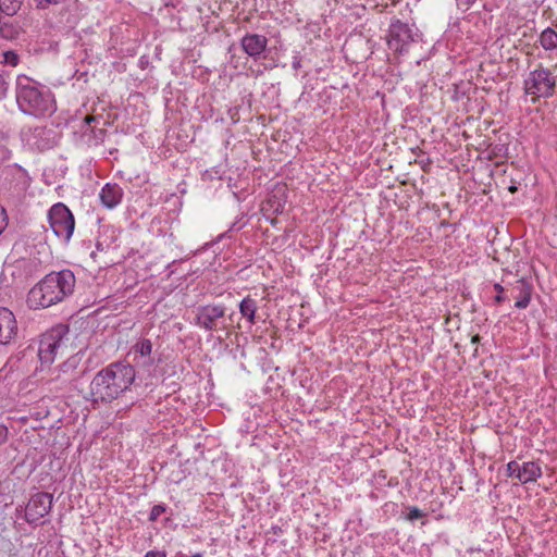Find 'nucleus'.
<instances>
[{
    "label": "nucleus",
    "mask_w": 557,
    "mask_h": 557,
    "mask_svg": "<svg viewBox=\"0 0 557 557\" xmlns=\"http://www.w3.org/2000/svg\"><path fill=\"white\" fill-rule=\"evenodd\" d=\"M134 366L113 362L100 370L90 383V393L95 401L111 403L125 393L135 381Z\"/></svg>",
    "instance_id": "obj_1"
},
{
    "label": "nucleus",
    "mask_w": 557,
    "mask_h": 557,
    "mask_svg": "<svg viewBox=\"0 0 557 557\" xmlns=\"http://www.w3.org/2000/svg\"><path fill=\"white\" fill-rule=\"evenodd\" d=\"M75 283L71 270L51 272L28 292L27 305L30 309L48 308L72 295Z\"/></svg>",
    "instance_id": "obj_2"
},
{
    "label": "nucleus",
    "mask_w": 557,
    "mask_h": 557,
    "mask_svg": "<svg viewBox=\"0 0 557 557\" xmlns=\"http://www.w3.org/2000/svg\"><path fill=\"white\" fill-rule=\"evenodd\" d=\"M16 100L21 110L28 114L39 115L51 110L49 97L44 95L35 82L25 75L17 76Z\"/></svg>",
    "instance_id": "obj_3"
},
{
    "label": "nucleus",
    "mask_w": 557,
    "mask_h": 557,
    "mask_svg": "<svg viewBox=\"0 0 557 557\" xmlns=\"http://www.w3.org/2000/svg\"><path fill=\"white\" fill-rule=\"evenodd\" d=\"M556 82L553 72L540 63L525 76L523 90L531 97V102L535 103L540 98H550L555 94Z\"/></svg>",
    "instance_id": "obj_4"
},
{
    "label": "nucleus",
    "mask_w": 557,
    "mask_h": 557,
    "mask_svg": "<svg viewBox=\"0 0 557 557\" xmlns=\"http://www.w3.org/2000/svg\"><path fill=\"white\" fill-rule=\"evenodd\" d=\"M66 329L64 326L54 327L40 336L38 357L41 364H50L54 361L57 355L62 354L66 347L64 335Z\"/></svg>",
    "instance_id": "obj_5"
},
{
    "label": "nucleus",
    "mask_w": 557,
    "mask_h": 557,
    "mask_svg": "<svg viewBox=\"0 0 557 557\" xmlns=\"http://www.w3.org/2000/svg\"><path fill=\"white\" fill-rule=\"evenodd\" d=\"M48 220L50 227L59 238L65 242L71 238L75 227V220L64 203L58 202L53 205L48 212Z\"/></svg>",
    "instance_id": "obj_6"
},
{
    "label": "nucleus",
    "mask_w": 557,
    "mask_h": 557,
    "mask_svg": "<svg viewBox=\"0 0 557 557\" xmlns=\"http://www.w3.org/2000/svg\"><path fill=\"white\" fill-rule=\"evenodd\" d=\"M226 308L223 305L200 306L196 310L195 324L206 331L224 329L220 326L221 320L225 317Z\"/></svg>",
    "instance_id": "obj_7"
},
{
    "label": "nucleus",
    "mask_w": 557,
    "mask_h": 557,
    "mask_svg": "<svg viewBox=\"0 0 557 557\" xmlns=\"http://www.w3.org/2000/svg\"><path fill=\"white\" fill-rule=\"evenodd\" d=\"M52 507V495L41 492L28 500L25 508V519L28 523H38L49 513Z\"/></svg>",
    "instance_id": "obj_8"
},
{
    "label": "nucleus",
    "mask_w": 557,
    "mask_h": 557,
    "mask_svg": "<svg viewBox=\"0 0 557 557\" xmlns=\"http://www.w3.org/2000/svg\"><path fill=\"white\" fill-rule=\"evenodd\" d=\"M411 41L412 33L407 24L401 22L391 24L387 36V46L391 50L401 54L407 50Z\"/></svg>",
    "instance_id": "obj_9"
},
{
    "label": "nucleus",
    "mask_w": 557,
    "mask_h": 557,
    "mask_svg": "<svg viewBox=\"0 0 557 557\" xmlns=\"http://www.w3.org/2000/svg\"><path fill=\"white\" fill-rule=\"evenodd\" d=\"M82 357L73 355L69 357L58 369L52 372L51 382H60L62 386L73 383L79 375Z\"/></svg>",
    "instance_id": "obj_10"
},
{
    "label": "nucleus",
    "mask_w": 557,
    "mask_h": 557,
    "mask_svg": "<svg viewBox=\"0 0 557 557\" xmlns=\"http://www.w3.org/2000/svg\"><path fill=\"white\" fill-rule=\"evenodd\" d=\"M17 334L15 315L8 308L0 307V345H8Z\"/></svg>",
    "instance_id": "obj_11"
},
{
    "label": "nucleus",
    "mask_w": 557,
    "mask_h": 557,
    "mask_svg": "<svg viewBox=\"0 0 557 557\" xmlns=\"http://www.w3.org/2000/svg\"><path fill=\"white\" fill-rule=\"evenodd\" d=\"M243 50L253 60H259L268 46V38L259 34H246L242 40Z\"/></svg>",
    "instance_id": "obj_12"
},
{
    "label": "nucleus",
    "mask_w": 557,
    "mask_h": 557,
    "mask_svg": "<svg viewBox=\"0 0 557 557\" xmlns=\"http://www.w3.org/2000/svg\"><path fill=\"white\" fill-rule=\"evenodd\" d=\"M99 197L106 208L113 209L122 201L123 189L115 183H107Z\"/></svg>",
    "instance_id": "obj_13"
},
{
    "label": "nucleus",
    "mask_w": 557,
    "mask_h": 557,
    "mask_svg": "<svg viewBox=\"0 0 557 557\" xmlns=\"http://www.w3.org/2000/svg\"><path fill=\"white\" fill-rule=\"evenodd\" d=\"M152 352V343L148 338H140L133 347L131 348L128 356L133 357L132 361L138 364H146L147 359L150 358Z\"/></svg>",
    "instance_id": "obj_14"
},
{
    "label": "nucleus",
    "mask_w": 557,
    "mask_h": 557,
    "mask_svg": "<svg viewBox=\"0 0 557 557\" xmlns=\"http://www.w3.org/2000/svg\"><path fill=\"white\" fill-rule=\"evenodd\" d=\"M542 476V468L535 461H527L520 465L518 470V476L520 483L527 484L531 482H535L539 478Z\"/></svg>",
    "instance_id": "obj_15"
},
{
    "label": "nucleus",
    "mask_w": 557,
    "mask_h": 557,
    "mask_svg": "<svg viewBox=\"0 0 557 557\" xmlns=\"http://www.w3.org/2000/svg\"><path fill=\"white\" fill-rule=\"evenodd\" d=\"M239 312L244 319H246L249 324H256L257 323V311H258V301L250 295L243 298V300L239 302Z\"/></svg>",
    "instance_id": "obj_16"
},
{
    "label": "nucleus",
    "mask_w": 557,
    "mask_h": 557,
    "mask_svg": "<svg viewBox=\"0 0 557 557\" xmlns=\"http://www.w3.org/2000/svg\"><path fill=\"white\" fill-rule=\"evenodd\" d=\"M516 288L519 290L515 307L518 309H525L531 301L532 285L525 280H519Z\"/></svg>",
    "instance_id": "obj_17"
},
{
    "label": "nucleus",
    "mask_w": 557,
    "mask_h": 557,
    "mask_svg": "<svg viewBox=\"0 0 557 557\" xmlns=\"http://www.w3.org/2000/svg\"><path fill=\"white\" fill-rule=\"evenodd\" d=\"M539 41L545 50L557 49V32L550 27L545 28L541 33Z\"/></svg>",
    "instance_id": "obj_18"
},
{
    "label": "nucleus",
    "mask_w": 557,
    "mask_h": 557,
    "mask_svg": "<svg viewBox=\"0 0 557 557\" xmlns=\"http://www.w3.org/2000/svg\"><path fill=\"white\" fill-rule=\"evenodd\" d=\"M23 0H0V13L14 15L21 8Z\"/></svg>",
    "instance_id": "obj_19"
},
{
    "label": "nucleus",
    "mask_w": 557,
    "mask_h": 557,
    "mask_svg": "<svg viewBox=\"0 0 557 557\" xmlns=\"http://www.w3.org/2000/svg\"><path fill=\"white\" fill-rule=\"evenodd\" d=\"M20 62V57L15 51L9 50L3 52V63L10 66H16Z\"/></svg>",
    "instance_id": "obj_20"
},
{
    "label": "nucleus",
    "mask_w": 557,
    "mask_h": 557,
    "mask_svg": "<svg viewBox=\"0 0 557 557\" xmlns=\"http://www.w3.org/2000/svg\"><path fill=\"white\" fill-rule=\"evenodd\" d=\"M166 511V506L163 504L154 505L149 513V520L154 522L159 517Z\"/></svg>",
    "instance_id": "obj_21"
},
{
    "label": "nucleus",
    "mask_w": 557,
    "mask_h": 557,
    "mask_svg": "<svg viewBox=\"0 0 557 557\" xmlns=\"http://www.w3.org/2000/svg\"><path fill=\"white\" fill-rule=\"evenodd\" d=\"M425 513L420 510L418 507L408 508V512L405 515V519L408 521H414L417 519L423 518Z\"/></svg>",
    "instance_id": "obj_22"
},
{
    "label": "nucleus",
    "mask_w": 557,
    "mask_h": 557,
    "mask_svg": "<svg viewBox=\"0 0 557 557\" xmlns=\"http://www.w3.org/2000/svg\"><path fill=\"white\" fill-rule=\"evenodd\" d=\"M520 468V463L516 460H511L506 465V474L508 478H516L518 476V470Z\"/></svg>",
    "instance_id": "obj_23"
},
{
    "label": "nucleus",
    "mask_w": 557,
    "mask_h": 557,
    "mask_svg": "<svg viewBox=\"0 0 557 557\" xmlns=\"http://www.w3.org/2000/svg\"><path fill=\"white\" fill-rule=\"evenodd\" d=\"M34 1L36 2L37 7L45 9L51 4H59V3L63 2L64 0H34Z\"/></svg>",
    "instance_id": "obj_24"
},
{
    "label": "nucleus",
    "mask_w": 557,
    "mask_h": 557,
    "mask_svg": "<svg viewBox=\"0 0 557 557\" xmlns=\"http://www.w3.org/2000/svg\"><path fill=\"white\" fill-rule=\"evenodd\" d=\"M494 289L498 293V295L495 297V301L497 304L503 302L505 300V297L503 296L504 287L500 284L496 283L494 285Z\"/></svg>",
    "instance_id": "obj_25"
},
{
    "label": "nucleus",
    "mask_w": 557,
    "mask_h": 557,
    "mask_svg": "<svg viewBox=\"0 0 557 557\" xmlns=\"http://www.w3.org/2000/svg\"><path fill=\"white\" fill-rule=\"evenodd\" d=\"M9 430L5 425H0V445L4 444L8 441Z\"/></svg>",
    "instance_id": "obj_26"
},
{
    "label": "nucleus",
    "mask_w": 557,
    "mask_h": 557,
    "mask_svg": "<svg viewBox=\"0 0 557 557\" xmlns=\"http://www.w3.org/2000/svg\"><path fill=\"white\" fill-rule=\"evenodd\" d=\"M458 5L463 10H468L476 0H456Z\"/></svg>",
    "instance_id": "obj_27"
},
{
    "label": "nucleus",
    "mask_w": 557,
    "mask_h": 557,
    "mask_svg": "<svg viewBox=\"0 0 557 557\" xmlns=\"http://www.w3.org/2000/svg\"><path fill=\"white\" fill-rule=\"evenodd\" d=\"M144 557H166V553L164 550H149Z\"/></svg>",
    "instance_id": "obj_28"
},
{
    "label": "nucleus",
    "mask_w": 557,
    "mask_h": 557,
    "mask_svg": "<svg viewBox=\"0 0 557 557\" xmlns=\"http://www.w3.org/2000/svg\"><path fill=\"white\" fill-rule=\"evenodd\" d=\"M7 226V218H5V211L0 208V234Z\"/></svg>",
    "instance_id": "obj_29"
},
{
    "label": "nucleus",
    "mask_w": 557,
    "mask_h": 557,
    "mask_svg": "<svg viewBox=\"0 0 557 557\" xmlns=\"http://www.w3.org/2000/svg\"><path fill=\"white\" fill-rule=\"evenodd\" d=\"M7 94V82L3 76L0 74V99H2Z\"/></svg>",
    "instance_id": "obj_30"
},
{
    "label": "nucleus",
    "mask_w": 557,
    "mask_h": 557,
    "mask_svg": "<svg viewBox=\"0 0 557 557\" xmlns=\"http://www.w3.org/2000/svg\"><path fill=\"white\" fill-rule=\"evenodd\" d=\"M96 121V117L92 116V115H87L85 119H84V122L87 126H90L91 122H95Z\"/></svg>",
    "instance_id": "obj_31"
},
{
    "label": "nucleus",
    "mask_w": 557,
    "mask_h": 557,
    "mask_svg": "<svg viewBox=\"0 0 557 557\" xmlns=\"http://www.w3.org/2000/svg\"><path fill=\"white\" fill-rule=\"evenodd\" d=\"M97 249L100 251H103L106 248H108V245H104L100 239L97 240Z\"/></svg>",
    "instance_id": "obj_32"
},
{
    "label": "nucleus",
    "mask_w": 557,
    "mask_h": 557,
    "mask_svg": "<svg viewBox=\"0 0 557 557\" xmlns=\"http://www.w3.org/2000/svg\"><path fill=\"white\" fill-rule=\"evenodd\" d=\"M480 342V336L476 334V335H473L471 337V343L472 344H478Z\"/></svg>",
    "instance_id": "obj_33"
}]
</instances>
